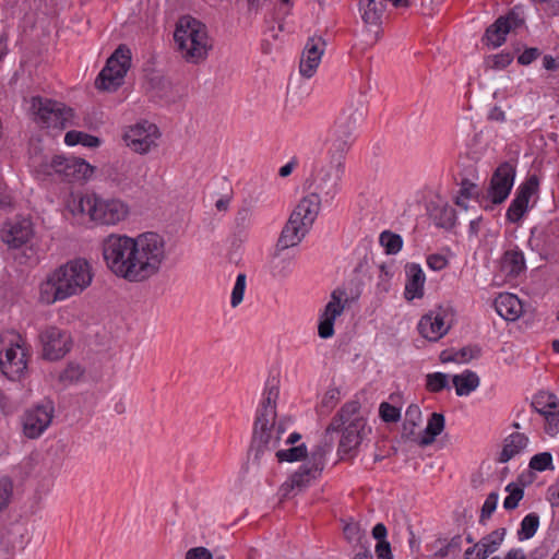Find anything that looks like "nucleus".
<instances>
[{"mask_svg": "<svg viewBox=\"0 0 559 559\" xmlns=\"http://www.w3.org/2000/svg\"><path fill=\"white\" fill-rule=\"evenodd\" d=\"M106 266L129 283H143L157 275L167 260L164 237L145 231L131 237L110 234L102 242Z\"/></svg>", "mask_w": 559, "mask_h": 559, "instance_id": "1", "label": "nucleus"}, {"mask_svg": "<svg viewBox=\"0 0 559 559\" xmlns=\"http://www.w3.org/2000/svg\"><path fill=\"white\" fill-rule=\"evenodd\" d=\"M349 407L345 403L336 415L332 418L324 435V444L317 445L311 451L308 462L302 464L299 469L282 486L284 495L290 491L305 488L312 478H316L323 468L324 454L331 450L334 442H338V454L345 460L349 453Z\"/></svg>", "mask_w": 559, "mask_h": 559, "instance_id": "2", "label": "nucleus"}, {"mask_svg": "<svg viewBox=\"0 0 559 559\" xmlns=\"http://www.w3.org/2000/svg\"><path fill=\"white\" fill-rule=\"evenodd\" d=\"M278 394V381L275 378L267 379L253 427V442L258 445V453L276 448L285 431L281 423L275 424Z\"/></svg>", "mask_w": 559, "mask_h": 559, "instance_id": "3", "label": "nucleus"}, {"mask_svg": "<svg viewBox=\"0 0 559 559\" xmlns=\"http://www.w3.org/2000/svg\"><path fill=\"white\" fill-rule=\"evenodd\" d=\"M336 138L332 141L329 148V164L321 168L316 178V189L324 192L326 200H333L340 191L342 179L346 171L349 144L348 134L344 130L340 132L334 130Z\"/></svg>", "mask_w": 559, "mask_h": 559, "instance_id": "4", "label": "nucleus"}, {"mask_svg": "<svg viewBox=\"0 0 559 559\" xmlns=\"http://www.w3.org/2000/svg\"><path fill=\"white\" fill-rule=\"evenodd\" d=\"M181 57L189 63H200L213 47L206 26L191 16L181 17L174 33Z\"/></svg>", "mask_w": 559, "mask_h": 559, "instance_id": "5", "label": "nucleus"}, {"mask_svg": "<svg viewBox=\"0 0 559 559\" xmlns=\"http://www.w3.org/2000/svg\"><path fill=\"white\" fill-rule=\"evenodd\" d=\"M0 343L1 372L12 381L21 379L26 372L29 356L25 338L15 331H7Z\"/></svg>", "mask_w": 559, "mask_h": 559, "instance_id": "6", "label": "nucleus"}, {"mask_svg": "<svg viewBox=\"0 0 559 559\" xmlns=\"http://www.w3.org/2000/svg\"><path fill=\"white\" fill-rule=\"evenodd\" d=\"M78 209L90 218L102 225H117L129 214V206L120 199H105L96 194L80 198Z\"/></svg>", "mask_w": 559, "mask_h": 559, "instance_id": "7", "label": "nucleus"}, {"mask_svg": "<svg viewBox=\"0 0 559 559\" xmlns=\"http://www.w3.org/2000/svg\"><path fill=\"white\" fill-rule=\"evenodd\" d=\"M55 281L60 285L67 298L76 296L92 283L91 264L82 258L73 259L53 271Z\"/></svg>", "mask_w": 559, "mask_h": 559, "instance_id": "8", "label": "nucleus"}, {"mask_svg": "<svg viewBox=\"0 0 559 559\" xmlns=\"http://www.w3.org/2000/svg\"><path fill=\"white\" fill-rule=\"evenodd\" d=\"M36 121L46 128L64 129L73 117L72 109L63 103L35 96L31 106Z\"/></svg>", "mask_w": 559, "mask_h": 559, "instance_id": "9", "label": "nucleus"}, {"mask_svg": "<svg viewBox=\"0 0 559 559\" xmlns=\"http://www.w3.org/2000/svg\"><path fill=\"white\" fill-rule=\"evenodd\" d=\"M130 50L120 46L107 60L106 66L99 72L95 85L98 90L115 91L119 87L130 67Z\"/></svg>", "mask_w": 559, "mask_h": 559, "instance_id": "10", "label": "nucleus"}, {"mask_svg": "<svg viewBox=\"0 0 559 559\" xmlns=\"http://www.w3.org/2000/svg\"><path fill=\"white\" fill-rule=\"evenodd\" d=\"M146 167L139 160H123L110 165L106 170L107 180L124 191L143 182Z\"/></svg>", "mask_w": 559, "mask_h": 559, "instance_id": "11", "label": "nucleus"}, {"mask_svg": "<svg viewBox=\"0 0 559 559\" xmlns=\"http://www.w3.org/2000/svg\"><path fill=\"white\" fill-rule=\"evenodd\" d=\"M160 132L156 124L148 121H141L129 127L124 134L126 145L138 154H147L157 146Z\"/></svg>", "mask_w": 559, "mask_h": 559, "instance_id": "12", "label": "nucleus"}, {"mask_svg": "<svg viewBox=\"0 0 559 559\" xmlns=\"http://www.w3.org/2000/svg\"><path fill=\"white\" fill-rule=\"evenodd\" d=\"M524 24L523 9L515 5L506 15L499 16L495 23L487 27L483 41L497 48L506 41L507 35Z\"/></svg>", "mask_w": 559, "mask_h": 559, "instance_id": "13", "label": "nucleus"}, {"mask_svg": "<svg viewBox=\"0 0 559 559\" xmlns=\"http://www.w3.org/2000/svg\"><path fill=\"white\" fill-rule=\"evenodd\" d=\"M55 415V406L51 401H44L28 408L22 418L23 432L29 439L40 437L50 426Z\"/></svg>", "mask_w": 559, "mask_h": 559, "instance_id": "14", "label": "nucleus"}, {"mask_svg": "<svg viewBox=\"0 0 559 559\" xmlns=\"http://www.w3.org/2000/svg\"><path fill=\"white\" fill-rule=\"evenodd\" d=\"M34 236V225L29 217L16 215L7 219L0 230V238L10 249H20Z\"/></svg>", "mask_w": 559, "mask_h": 559, "instance_id": "15", "label": "nucleus"}, {"mask_svg": "<svg viewBox=\"0 0 559 559\" xmlns=\"http://www.w3.org/2000/svg\"><path fill=\"white\" fill-rule=\"evenodd\" d=\"M385 9V0H359L358 2V11L366 28L368 45L376 44L380 37Z\"/></svg>", "mask_w": 559, "mask_h": 559, "instance_id": "16", "label": "nucleus"}, {"mask_svg": "<svg viewBox=\"0 0 559 559\" xmlns=\"http://www.w3.org/2000/svg\"><path fill=\"white\" fill-rule=\"evenodd\" d=\"M348 301L345 289L337 288L331 294L330 301L320 314L318 334L321 338H330L334 334V321L340 317Z\"/></svg>", "mask_w": 559, "mask_h": 559, "instance_id": "17", "label": "nucleus"}, {"mask_svg": "<svg viewBox=\"0 0 559 559\" xmlns=\"http://www.w3.org/2000/svg\"><path fill=\"white\" fill-rule=\"evenodd\" d=\"M50 168L68 181L87 180L94 173V167L78 157L55 156Z\"/></svg>", "mask_w": 559, "mask_h": 559, "instance_id": "18", "label": "nucleus"}, {"mask_svg": "<svg viewBox=\"0 0 559 559\" xmlns=\"http://www.w3.org/2000/svg\"><path fill=\"white\" fill-rule=\"evenodd\" d=\"M515 178V166L509 162L500 164L493 171L488 195L493 204H501L509 197Z\"/></svg>", "mask_w": 559, "mask_h": 559, "instance_id": "19", "label": "nucleus"}, {"mask_svg": "<svg viewBox=\"0 0 559 559\" xmlns=\"http://www.w3.org/2000/svg\"><path fill=\"white\" fill-rule=\"evenodd\" d=\"M538 188V180L535 176L530 177L519 186L515 191L514 199L511 201L506 218L512 224H518L528 211V203Z\"/></svg>", "mask_w": 559, "mask_h": 559, "instance_id": "20", "label": "nucleus"}, {"mask_svg": "<svg viewBox=\"0 0 559 559\" xmlns=\"http://www.w3.org/2000/svg\"><path fill=\"white\" fill-rule=\"evenodd\" d=\"M39 337L44 356L50 360L60 359L70 350V335L56 326L45 329Z\"/></svg>", "mask_w": 559, "mask_h": 559, "instance_id": "21", "label": "nucleus"}, {"mask_svg": "<svg viewBox=\"0 0 559 559\" xmlns=\"http://www.w3.org/2000/svg\"><path fill=\"white\" fill-rule=\"evenodd\" d=\"M447 317H449L448 309L441 307L425 314L418 323L419 333L429 341L440 340L450 329V324L445 322Z\"/></svg>", "mask_w": 559, "mask_h": 559, "instance_id": "22", "label": "nucleus"}, {"mask_svg": "<svg viewBox=\"0 0 559 559\" xmlns=\"http://www.w3.org/2000/svg\"><path fill=\"white\" fill-rule=\"evenodd\" d=\"M324 48L325 41L321 37H311L307 40L299 64L302 76L307 79L313 76L321 62Z\"/></svg>", "mask_w": 559, "mask_h": 559, "instance_id": "23", "label": "nucleus"}, {"mask_svg": "<svg viewBox=\"0 0 559 559\" xmlns=\"http://www.w3.org/2000/svg\"><path fill=\"white\" fill-rule=\"evenodd\" d=\"M313 191L304 197L296 209L292 213L298 222H301V225L311 227L314 223L321 206V198L320 194H324V192L316 189V178L313 179Z\"/></svg>", "mask_w": 559, "mask_h": 559, "instance_id": "24", "label": "nucleus"}, {"mask_svg": "<svg viewBox=\"0 0 559 559\" xmlns=\"http://www.w3.org/2000/svg\"><path fill=\"white\" fill-rule=\"evenodd\" d=\"M309 226L301 225L298 219L290 215L277 240V247L282 250L297 246L309 230Z\"/></svg>", "mask_w": 559, "mask_h": 559, "instance_id": "25", "label": "nucleus"}, {"mask_svg": "<svg viewBox=\"0 0 559 559\" xmlns=\"http://www.w3.org/2000/svg\"><path fill=\"white\" fill-rule=\"evenodd\" d=\"M407 281L405 284V298L413 300L424 295L425 274L417 263H409L405 266Z\"/></svg>", "mask_w": 559, "mask_h": 559, "instance_id": "26", "label": "nucleus"}, {"mask_svg": "<svg viewBox=\"0 0 559 559\" xmlns=\"http://www.w3.org/2000/svg\"><path fill=\"white\" fill-rule=\"evenodd\" d=\"M495 308L498 314L508 321L516 320L523 310L521 300L510 293L499 294L495 299Z\"/></svg>", "mask_w": 559, "mask_h": 559, "instance_id": "27", "label": "nucleus"}, {"mask_svg": "<svg viewBox=\"0 0 559 559\" xmlns=\"http://www.w3.org/2000/svg\"><path fill=\"white\" fill-rule=\"evenodd\" d=\"M528 437L521 432H513L503 440V447L499 453L498 462L507 463L520 454L528 444Z\"/></svg>", "mask_w": 559, "mask_h": 559, "instance_id": "28", "label": "nucleus"}, {"mask_svg": "<svg viewBox=\"0 0 559 559\" xmlns=\"http://www.w3.org/2000/svg\"><path fill=\"white\" fill-rule=\"evenodd\" d=\"M68 299L60 285L55 281L53 272L39 286V301L45 305H52L57 301Z\"/></svg>", "mask_w": 559, "mask_h": 559, "instance_id": "29", "label": "nucleus"}, {"mask_svg": "<svg viewBox=\"0 0 559 559\" xmlns=\"http://www.w3.org/2000/svg\"><path fill=\"white\" fill-rule=\"evenodd\" d=\"M507 534L506 528H498L489 533L488 535L484 536L478 543H477V550L479 557L477 559H486L489 555L497 551L502 544L504 536Z\"/></svg>", "mask_w": 559, "mask_h": 559, "instance_id": "30", "label": "nucleus"}, {"mask_svg": "<svg viewBox=\"0 0 559 559\" xmlns=\"http://www.w3.org/2000/svg\"><path fill=\"white\" fill-rule=\"evenodd\" d=\"M455 392L459 396L471 394L479 385V377L472 370H464L460 374H455L452 378Z\"/></svg>", "mask_w": 559, "mask_h": 559, "instance_id": "31", "label": "nucleus"}, {"mask_svg": "<svg viewBox=\"0 0 559 559\" xmlns=\"http://www.w3.org/2000/svg\"><path fill=\"white\" fill-rule=\"evenodd\" d=\"M538 402H533V407L545 417V431L549 436L559 432V408L555 402H549L543 408L537 407Z\"/></svg>", "mask_w": 559, "mask_h": 559, "instance_id": "32", "label": "nucleus"}, {"mask_svg": "<svg viewBox=\"0 0 559 559\" xmlns=\"http://www.w3.org/2000/svg\"><path fill=\"white\" fill-rule=\"evenodd\" d=\"M444 423L445 420L442 414L432 413L428 420L424 435L419 440V445L427 447L431 444L436 440V438L443 431Z\"/></svg>", "mask_w": 559, "mask_h": 559, "instance_id": "33", "label": "nucleus"}, {"mask_svg": "<svg viewBox=\"0 0 559 559\" xmlns=\"http://www.w3.org/2000/svg\"><path fill=\"white\" fill-rule=\"evenodd\" d=\"M525 269V260L523 252L513 249L504 252L502 257V270L509 276H518Z\"/></svg>", "mask_w": 559, "mask_h": 559, "instance_id": "34", "label": "nucleus"}, {"mask_svg": "<svg viewBox=\"0 0 559 559\" xmlns=\"http://www.w3.org/2000/svg\"><path fill=\"white\" fill-rule=\"evenodd\" d=\"M64 143L69 146L82 144L83 146H86V147H97L100 144L98 138L87 134L85 132L75 131V130L69 131L66 133Z\"/></svg>", "mask_w": 559, "mask_h": 559, "instance_id": "35", "label": "nucleus"}, {"mask_svg": "<svg viewBox=\"0 0 559 559\" xmlns=\"http://www.w3.org/2000/svg\"><path fill=\"white\" fill-rule=\"evenodd\" d=\"M539 527V516L537 513H530L521 522V527L518 531V538L525 540L532 538Z\"/></svg>", "mask_w": 559, "mask_h": 559, "instance_id": "36", "label": "nucleus"}, {"mask_svg": "<svg viewBox=\"0 0 559 559\" xmlns=\"http://www.w3.org/2000/svg\"><path fill=\"white\" fill-rule=\"evenodd\" d=\"M307 454H308L307 447H306V444L301 443L296 447L293 445L286 450H278L275 453V456L278 460V462L293 463V462H297V461L306 459Z\"/></svg>", "mask_w": 559, "mask_h": 559, "instance_id": "37", "label": "nucleus"}, {"mask_svg": "<svg viewBox=\"0 0 559 559\" xmlns=\"http://www.w3.org/2000/svg\"><path fill=\"white\" fill-rule=\"evenodd\" d=\"M380 245L385 249L386 254H396L403 246V239L400 235L390 230L380 234Z\"/></svg>", "mask_w": 559, "mask_h": 559, "instance_id": "38", "label": "nucleus"}, {"mask_svg": "<svg viewBox=\"0 0 559 559\" xmlns=\"http://www.w3.org/2000/svg\"><path fill=\"white\" fill-rule=\"evenodd\" d=\"M455 211L452 206L443 205L436 209V224L442 228H452L455 225Z\"/></svg>", "mask_w": 559, "mask_h": 559, "instance_id": "39", "label": "nucleus"}, {"mask_svg": "<svg viewBox=\"0 0 559 559\" xmlns=\"http://www.w3.org/2000/svg\"><path fill=\"white\" fill-rule=\"evenodd\" d=\"M506 490L509 492V495L503 501V508L506 510H514L519 506V502L522 500L524 490L522 487L515 485L514 483L509 484L506 487Z\"/></svg>", "mask_w": 559, "mask_h": 559, "instance_id": "40", "label": "nucleus"}, {"mask_svg": "<svg viewBox=\"0 0 559 559\" xmlns=\"http://www.w3.org/2000/svg\"><path fill=\"white\" fill-rule=\"evenodd\" d=\"M530 468L537 472L554 469L552 455L550 452H542L531 457Z\"/></svg>", "mask_w": 559, "mask_h": 559, "instance_id": "41", "label": "nucleus"}, {"mask_svg": "<svg viewBox=\"0 0 559 559\" xmlns=\"http://www.w3.org/2000/svg\"><path fill=\"white\" fill-rule=\"evenodd\" d=\"M253 212L249 204L241 206L235 216V227L238 231L247 230L252 225Z\"/></svg>", "mask_w": 559, "mask_h": 559, "instance_id": "42", "label": "nucleus"}, {"mask_svg": "<svg viewBox=\"0 0 559 559\" xmlns=\"http://www.w3.org/2000/svg\"><path fill=\"white\" fill-rule=\"evenodd\" d=\"M247 276L245 273H239L236 277V282L234 284L231 296H230V306L233 308L238 307L242 300L246 290Z\"/></svg>", "mask_w": 559, "mask_h": 559, "instance_id": "43", "label": "nucleus"}, {"mask_svg": "<svg viewBox=\"0 0 559 559\" xmlns=\"http://www.w3.org/2000/svg\"><path fill=\"white\" fill-rule=\"evenodd\" d=\"M448 376L442 372L429 373L426 377V388L429 392L437 393L448 388Z\"/></svg>", "mask_w": 559, "mask_h": 559, "instance_id": "44", "label": "nucleus"}, {"mask_svg": "<svg viewBox=\"0 0 559 559\" xmlns=\"http://www.w3.org/2000/svg\"><path fill=\"white\" fill-rule=\"evenodd\" d=\"M357 535V542L360 546V550L354 556L353 559H373L371 551L368 547V537L365 531H361L358 525L352 526V534Z\"/></svg>", "mask_w": 559, "mask_h": 559, "instance_id": "45", "label": "nucleus"}, {"mask_svg": "<svg viewBox=\"0 0 559 559\" xmlns=\"http://www.w3.org/2000/svg\"><path fill=\"white\" fill-rule=\"evenodd\" d=\"M499 495L498 492H490L481 508L479 522L485 523L486 520L490 519L491 514L495 512L498 503Z\"/></svg>", "mask_w": 559, "mask_h": 559, "instance_id": "46", "label": "nucleus"}, {"mask_svg": "<svg viewBox=\"0 0 559 559\" xmlns=\"http://www.w3.org/2000/svg\"><path fill=\"white\" fill-rule=\"evenodd\" d=\"M13 493V483L8 477H2L0 479V511L5 509L12 498Z\"/></svg>", "mask_w": 559, "mask_h": 559, "instance_id": "47", "label": "nucleus"}, {"mask_svg": "<svg viewBox=\"0 0 559 559\" xmlns=\"http://www.w3.org/2000/svg\"><path fill=\"white\" fill-rule=\"evenodd\" d=\"M379 414L381 419L385 423H396L401 418L400 409L388 402L380 404Z\"/></svg>", "mask_w": 559, "mask_h": 559, "instance_id": "48", "label": "nucleus"}, {"mask_svg": "<svg viewBox=\"0 0 559 559\" xmlns=\"http://www.w3.org/2000/svg\"><path fill=\"white\" fill-rule=\"evenodd\" d=\"M462 546V537L460 535L454 536L448 544L441 546L436 552L435 557L444 558L451 554L459 552Z\"/></svg>", "mask_w": 559, "mask_h": 559, "instance_id": "49", "label": "nucleus"}, {"mask_svg": "<svg viewBox=\"0 0 559 559\" xmlns=\"http://www.w3.org/2000/svg\"><path fill=\"white\" fill-rule=\"evenodd\" d=\"M421 421V411L418 405L411 404L405 412V429L409 425L413 428L419 425Z\"/></svg>", "mask_w": 559, "mask_h": 559, "instance_id": "50", "label": "nucleus"}, {"mask_svg": "<svg viewBox=\"0 0 559 559\" xmlns=\"http://www.w3.org/2000/svg\"><path fill=\"white\" fill-rule=\"evenodd\" d=\"M476 189V185L471 182L469 180L464 179L461 183L460 188V197L456 198V205L467 209V204L462 200V198L469 199L473 197L474 191Z\"/></svg>", "mask_w": 559, "mask_h": 559, "instance_id": "51", "label": "nucleus"}, {"mask_svg": "<svg viewBox=\"0 0 559 559\" xmlns=\"http://www.w3.org/2000/svg\"><path fill=\"white\" fill-rule=\"evenodd\" d=\"M83 376V369L80 365L70 364L61 373L60 380L62 382H74Z\"/></svg>", "mask_w": 559, "mask_h": 559, "instance_id": "52", "label": "nucleus"}, {"mask_svg": "<svg viewBox=\"0 0 559 559\" xmlns=\"http://www.w3.org/2000/svg\"><path fill=\"white\" fill-rule=\"evenodd\" d=\"M480 348L478 346H466L456 350V362H467L474 358H478L480 356Z\"/></svg>", "mask_w": 559, "mask_h": 559, "instance_id": "53", "label": "nucleus"}, {"mask_svg": "<svg viewBox=\"0 0 559 559\" xmlns=\"http://www.w3.org/2000/svg\"><path fill=\"white\" fill-rule=\"evenodd\" d=\"M246 4V14L249 17L257 16L263 9L266 0H242Z\"/></svg>", "mask_w": 559, "mask_h": 559, "instance_id": "54", "label": "nucleus"}, {"mask_svg": "<svg viewBox=\"0 0 559 559\" xmlns=\"http://www.w3.org/2000/svg\"><path fill=\"white\" fill-rule=\"evenodd\" d=\"M540 55L538 48H527L519 57L518 62L522 66H528L536 60Z\"/></svg>", "mask_w": 559, "mask_h": 559, "instance_id": "55", "label": "nucleus"}, {"mask_svg": "<svg viewBox=\"0 0 559 559\" xmlns=\"http://www.w3.org/2000/svg\"><path fill=\"white\" fill-rule=\"evenodd\" d=\"M427 265L433 271H441L448 265V260L441 254H430L427 258Z\"/></svg>", "mask_w": 559, "mask_h": 559, "instance_id": "56", "label": "nucleus"}, {"mask_svg": "<svg viewBox=\"0 0 559 559\" xmlns=\"http://www.w3.org/2000/svg\"><path fill=\"white\" fill-rule=\"evenodd\" d=\"M374 552L378 559H393V552L389 542L377 543Z\"/></svg>", "mask_w": 559, "mask_h": 559, "instance_id": "57", "label": "nucleus"}, {"mask_svg": "<svg viewBox=\"0 0 559 559\" xmlns=\"http://www.w3.org/2000/svg\"><path fill=\"white\" fill-rule=\"evenodd\" d=\"M513 58H514L513 53H511V52L503 51L501 53H498V55L493 56V58H492V61H493L492 67L496 69H503L512 62Z\"/></svg>", "mask_w": 559, "mask_h": 559, "instance_id": "58", "label": "nucleus"}, {"mask_svg": "<svg viewBox=\"0 0 559 559\" xmlns=\"http://www.w3.org/2000/svg\"><path fill=\"white\" fill-rule=\"evenodd\" d=\"M186 559H212V554L204 547H195L187 551Z\"/></svg>", "mask_w": 559, "mask_h": 559, "instance_id": "59", "label": "nucleus"}, {"mask_svg": "<svg viewBox=\"0 0 559 559\" xmlns=\"http://www.w3.org/2000/svg\"><path fill=\"white\" fill-rule=\"evenodd\" d=\"M386 534H388V530H386L385 525L382 523L376 524L374 527L372 528V536L374 539L378 540V543L386 542L385 540Z\"/></svg>", "mask_w": 559, "mask_h": 559, "instance_id": "60", "label": "nucleus"}, {"mask_svg": "<svg viewBox=\"0 0 559 559\" xmlns=\"http://www.w3.org/2000/svg\"><path fill=\"white\" fill-rule=\"evenodd\" d=\"M298 159L296 157H293L287 164L282 166L278 170V175L281 177H288L293 170L297 167Z\"/></svg>", "mask_w": 559, "mask_h": 559, "instance_id": "61", "label": "nucleus"}, {"mask_svg": "<svg viewBox=\"0 0 559 559\" xmlns=\"http://www.w3.org/2000/svg\"><path fill=\"white\" fill-rule=\"evenodd\" d=\"M488 118L492 121L503 122L506 120V114L499 106H495L489 111Z\"/></svg>", "mask_w": 559, "mask_h": 559, "instance_id": "62", "label": "nucleus"}, {"mask_svg": "<svg viewBox=\"0 0 559 559\" xmlns=\"http://www.w3.org/2000/svg\"><path fill=\"white\" fill-rule=\"evenodd\" d=\"M338 392L337 390H330L326 392L322 405L326 407H333L335 405V401L337 400Z\"/></svg>", "mask_w": 559, "mask_h": 559, "instance_id": "63", "label": "nucleus"}, {"mask_svg": "<svg viewBox=\"0 0 559 559\" xmlns=\"http://www.w3.org/2000/svg\"><path fill=\"white\" fill-rule=\"evenodd\" d=\"M503 559H526V555L521 548L509 550Z\"/></svg>", "mask_w": 559, "mask_h": 559, "instance_id": "64", "label": "nucleus"}]
</instances>
